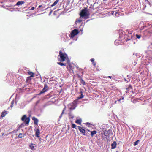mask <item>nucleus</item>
<instances>
[{"label": "nucleus", "instance_id": "f257e3e1", "mask_svg": "<svg viewBox=\"0 0 152 152\" xmlns=\"http://www.w3.org/2000/svg\"><path fill=\"white\" fill-rule=\"evenodd\" d=\"M80 15L81 17L84 18L85 19H86L89 18L90 13L87 8H85L81 11Z\"/></svg>", "mask_w": 152, "mask_h": 152}, {"label": "nucleus", "instance_id": "f03ea898", "mask_svg": "<svg viewBox=\"0 0 152 152\" xmlns=\"http://www.w3.org/2000/svg\"><path fill=\"white\" fill-rule=\"evenodd\" d=\"M59 55L58 56V61L63 62L65 61L66 58V57L67 56L66 54L65 53H63L60 51L59 52Z\"/></svg>", "mask_w": 152, "mask_h": 152}, {"label": "nucleus", "instance_id": "7ed1b4c3", "mask_svg": "<svg viewBox=\"0 0 152 152\" xmlns=\"http://www.w3.org/2000/svg\"><path fill=\"white\" fill-rule=\"evenodd\" d=\"M79 33L78 30L77 29L73 30L71 33V37L73 38L75 36L78 34Z\"/></svg>", "mask_w": 152, "mask_h": 152}, {"label": "nucleus", "instance_id": "20e7f679", "mask_svg": "<svg viewBox=\"0 0 152 152\" xmlns=\"http://www.w3.org/2000/svg\"><path fill=\"white\" fill-rule=\"evenodd\" d=\"M104 134L106 137H108L109 136L112 134V131L110 129L105 130L104 131Z\"/></svg>", "mask_w": 152, "mask_h": 152}, {"label": "nucleus", "instance_id": "39448f33", "mask_svg": "<svg viewBox=\"0 0 152 152\" xmlns=\"http://www.w3.org/2000/svg\"><path fill=\"white\" fill-rule=\"evenodd\" d=\"M77 127L78 128V129L79 130V131H80V132H81L82 133H83V135H86V134H85L86 132V130L82 128L81 127L79 126H78Z\"/></svg>", "mask_w": 152, "mask_h": 152}, {"label": "nucleus", "instance_id": "423d86ee", "mask_svg": "<svg viewBox=\"0 0 152 152\" xmlns=\"http://www.w3.org/2000/svg\"><path fill=\"white\" fill-rule=\"evenodd\" d=\"M117 143L115 141H114L111 144V148L112 149H115Z\"/></svg>", "mask_w": 152, "mask_h": 152}, {"label": "nucleus", "instance_id": "0eeeda50", "mask_svg": "<svg viewBox=\"0 0 152 152\" xmlns=\"http://www.w3.org/2000/svg\"><path fill=\"white\" fill-rule=\"evenodd\" d=\"M32 119L34 120V123L36 125H37L38 124V120L35 117H33L32 118Z\"/></svg>", "mask_w": 152, "mask_h": 152}, {"label": "nucleus", "instance_id": "6e6552de", "mask_svg": "<svg viewBox=\"0 0 152 152\" xmlns=\"http://www.w3.org/2000/svg\"><path fill=\"white\" fill-rule=\"evenodd\" d=\"M40 134V130L39 129H37L36 130L35 133V136L36 137H39V135Z\"/></svg>", "mask_w": 152, "mask_h": 152}, {"label": "nucleus", "instance_id": "1a4fd4ad", "mask_svg": "<svg viewBox=\"0 0 152 152\" xmlns=\"http://www.w3.org/2000/svg\"><path fill=\"white\" fill-rule=\"evenodd\" d=\"M30 118L29 117L27 118L26 119L24 120L25 122V124L26 125L28 124L30 121Z\"/></svg>", "mask_w": 152, "mask_h": 152}, {"label": "nucleus", "instance_id": "9d476101", "mask_svg": "<svg viewBox=\"0 0 152 152\" xmlns=\"http://www.w3.org/2000/svg\"><path fill=\"white\" fill-rule=\"evenodd\" d=\"M24 1H20L18 2L16 4V5L19 6L24 4Z\"/></svg>", "mask_w": 152, "mask_h": 152}, {"label": "nucleus", "instance_id": "9b49d317", "mask_svg": "<svg viewBox=\"0 0 152 152\" xmlns=\"http://www.w3.org/2000/svg\"><path fill=\"white\" fill-rule=\"evenodd\" d=\"M75 105L73 104V105L71 104H70L68 106L69 107V108L71 110L74 109L75 108V107L74 106Z\"/></svg>", "mask_w": 152, "mask_h": 152}, {"label": "nucleus", "instance_id": "f8f14e48", "mask_svg": "<svg viewBox=\"0 0 152 152\" xmlns=\"http://www.w3.org/2000/svg\"><path fill=\"white\" fill-rule=\"evenodd\" d=\"M36 145L35 144H32L30 145L31 148L32 150H34L36 148Z\"/></svg>", "mask_w": 152, "mask_h": 152}, {"label": "nucleus", "instance_id": "ddd939ff", "mask_svg": "<svg viewBox=\"0 0 152 152\" xmlns=\"http://www.w3.org/2000/svg\"><path fill=\"white\" fill-rule=\"evenodd\" d=\"M59 0H56L50 6L51 7H53L56 5L57 3L59 1Z\"/></svg>", "mask_w": 152, "mask_h": 152}, {"label": "nucleus", "instance_id": "4468645a", "mask_svg": "<svg viewBox=\"0 0 152 152\" xmlns=\"http://www.w3.org/2000/svg\"><path fill=\"white\" fill-rule=\"evenodd\" d=\"M82 120L81 119H77L75 122L78 124L80 125L82 122Z\"/></svg>", "mask_w": 152, "mask_h": 152}, {"label": "nucleus", "instance_id": "2eb2a0df", "mask_svg": "<svg viewBox=\"0 0 152 152\" xmlns=\"http://www.w3.org/2000/svg\"><path fill=\"white\" fill-rule=\"evenodd\" d=\"M28 73L29 75H31V77H34V73L29 71L28 72Z\"/></svg>", "mask_w": 152, "mask_h": 152}, {"label": "nucleus", "instance_id": "dca6fc26", "mask_svg": "<svg viewBox=\"0 0 152 152\" xmlns=\"http://www.w3.org/2000/svg\"><path fill=\"white\" fill-rule=\"evenodd\" d=\"M84 97V96L83 94H81L77 98V100H78L79 99H81L83 98Z\"/></svg>", "mask_w": 152, "mask_h": 152}, {"label": "nucleus", "instance_id": "f3484780", "mask_svg": "<svg viewBox=\"0 0 152 152\" xmlns=\"http://www.w3.org/2000/svg\"><path fill=\"white\" fill-rule=\"evenodd\" d=\"M97 132L96 131L94 130L91 132V135L92 137H93V136L96 134Z\"/></svg>", "mask_w": 152, "mask_h": 152}, {"label": "nucleus", "instance_id": "a211bd4d", "mask_svg": "<svg viewBox=\"0 0 152 152\" xmlns=\"http://www.w3.org/2000/svg\"><path fill=\"white\" fill-rule=\"evenodd\" d=\"M90 61L92 62L94 66H95L96 65V63L94 62V58L91 59Z\"/></svg>", "mask_w": 152, "mask_h": 152}, {"label": "nucleus", "instance_id": "6ab92c4d", "mask_svg": "<svg viewBox=\"0 0 152 152\" xmlns=\"http://www.w3.org/2000/svg\"><path fill=\"white\" fill-rule=\"evenodd\" d=\"M46 91V90H45L44 88H43L41 91H40V93L39 94V95H40L43 93L45 92Z\"/></svg>", "mask_w": 152, "mask_h": 152}, {"label": "nucleus", "instance_id": "aec40b11", "mask_svg": "<svg viewBox=\"0 0 152 152\" xmlns=\"http://www.w3.org/2000/svg\"><path fill=\"white\" fill-rule=\"evenodd\" d=\"M24 137V135L23 134L20 133L19 134L18 137L20 138H21Z\"/></svg>", "mask_w": 152, "mask_h": 152}, {"label": "nucleus", "instance_id": "412c9836", "mask_svg": "<svg viewBox=\"0 0 152 152\" xmlns=\"http://www.w3.org/2000/svg\"><path fill=\"white\" fill-rule=\"evenodd\" d=\"M31 77V76L27 77L26 79V82H28L29 81H31V77Z\"/></svg>", "mask_w": 152, "mask_h": 152}, {"label": "nucleus", "instance_id": "4be33fe9", "mask_svg": "<svg viewBox=\"0 0 152 152\" xmlns=\"http://www.w3.org/2000/svg\"><path fill=\"white\" fill-rule=\"evenodd\" d=\"M140 140H137L136 142H134V146L137 145L138 144V143L140 142Z\"/></svg>", "mask_w": 152, "mask_h": 152}, {"label": "nucleus", "instance_id": "5701e85b", "mask_svg": "<svg viewBox=\"0 0 152 152\" xmlns=\"http://www.w3.org/2000/svg\"><path fill=\"white\" fill-rule=\"evenodd\" d=\"M5 112H6V111H5V112H3L2 113L1 115V117H3L5 116V115H6V114L5 113Z\"/></svg>", "mask_w": 152, "mask_h": 152}, {"label": "nucleus", "instance_id": "b1692460", "mask_svg": "<svg viewBox=\"0 0 152 152\" xmlns=\"http://www.w3.org/2000/svg\"><path fill=\"white\" fill-rule=\"evenodd\" d=\"M26 118V115H24L22 117L21 120L22 121H24Z\"/></svg>", "mask_w": 152, "mask_h": 152}, {"label": "nucleus", "instance_id": "393cba45", "mask_svg": "<svg viewBox=\"0 0 152 152\" xmlns=\"http://www.w3.org/2000/svg\"><path fill=\"white\" fill-rule=\"evenodd\" d=\"M81 82L82 83L83 85H86V83L82 79L81 80Z\"/></svg>", "mask_w": 152, "mask_h": 152}, {"label": "nucleus", "instance_id": "a878e982", "mask_svg": "<svg viewBox=\"0 0 152 152\" xmlns=\"http://www.w3.org/2000/svg\"><path fill=\"white\" fill-rule=\"evenodd\" d=\"M57 63L59 65L61 66H66V64H64L63 63H62L61 62H58Z\"/></svg>", "mask_w": 152, "mask_h": 152}, {"label": "nucleus", "instance_id": "bb28decb", "mask_svg": "<svg viewBox=\"0 0 152 152\" xmlns=\"http://www.w3.org/2000/svg\"><path fill=\"white\" fill-rule=\"evenodd\" d=\"M65 109H66V108L65 107L63 109V110L61 113V115L59 117V118H61V117H62V115L64 114V110H65Z\"/></svg>", "mask_w": 152, "mask_h": 152}, {"label": "nucleus", "instance_id": "cd10ccee", "mask_svg": "<svg viewBox=\"0 0 152 152\" xmlns=\"http://www.w3.org/2000/svg\"><path fill=\"white\" fill-rule=\"evenodd\" d=\"M136 36L137 38L139 39L141 37V35L136 34Z\"/></svg>", "mask_w": 152, "mask_h": 152}, {"label": "nucleus", "instance_id": "c85d7f7f", "mask_svg": "<svg viewBox=\"0 0 152 152\" xmlns=\"http://www.w3.org/2000/svg\"><path fill=\"white\" fill-rule=\"evenodd\" d=\"M44 88L45 89V90H46L47 91L48 89V86L46 84H44Z\"/></svg>", "mask_w": 152, "mask_h": 152}, {"label": "nucleus", "instance_id": "c756f323", "mask_svg": "<svg viewBox=\"0 0 152 152\" xmlns=\"http://www.w3.org/2000/svg\"><path fill=\"white\" fill-rule=\"evenodd\" d=\"M130 89H132V86L131 85H129L128 87V88H126V89L128 90V91H129Z\"/></svg>", "mask_w": 152, "mask_h": 152}, {"label": "nucleus", "instance_id": "7c9ffc66", "mask_svg": "<svg viewBox=\"0 0 152 152\" xmlns=\"http://www.w3.org/2000/svg\"><path fill=\"white\" fill-rule=\"evenodd\" d=\"M81 17H80V18H79V19L78 20L77 19L76 22L78 21V22H79L80 23L82 21V20H81Z\"/></svg>", "mask_w": 152, "mask_h": 152}, {"label": "nucleus", "instance_id": "2f4dec72", "mask_svg": "<svg viewBox=\"0 0 152 152\" xmlns=\"http://www.w3.org/2000/svg\"><path fill=\"white\" fill-rule=\"evenodd\" d=\"M14 103V101L12 100L11 102V106H10L11 107H13V105Z\"/></svg>", "mask_w": 152, "mask_h": 152}, {"label": "nucleus", "instance_id": "473e14b6", "mask_svg": "<svg viewBox=\"0 0 152 152\" xmlns=\"http://www.w3.org/2000/svg\"><path fill=\"white\" fill-rule=\"evenodd\" d=\"M69 118H74V116L73 115H72V114H71V113H69Z\"/></svg>", "mask_w": 152, "mask_h": 152}, {"label": "nucleus", "instance_id": "72a5a7b5", "mask_svg": "<svg viewBox=\"0 0 152 152\" xmlns=\"http://www.w3.org/2000/svg\"><path fill=\"white\" fill-rule=\"evenodd\" d=\"M76 127V125L75 124H72V127L73 128H75Z\"/></svg>", "mask_w": 152, "mask_h": 152}, {"label": "nucleus", "instance_id": "f704fd0d", "mask_svg": "<svg viewBox=\"0 0 152 152\" xmlns=\"http://www.w3.org/2000/svg\"><path fill=\"white\" fill-rule=\"evenodd\" d=\"M40 102V100L37 101L36 103V105H37Z\"/></svg>", "mask_w": 152, "mask_h": 152}, {"label": "nucleus", "instance_id": "c9c22d12", "mask_svg": "<svg viewBox=\"0 0 152 152\" xmlns=\"http://www.w3.org/2000/svg\"><path fill=\"white\" fill-rule=\"evenodd\" d=\"M52 11H53V10H51L50 11V12L49 14V15H50L51 14V13H52Z\"/></svg>", "mask_w": 152, "mask_h": 152}, {"label": "nucleus", "instance_id": "e433bc0d", "mask_svg": "<svg viewBox=\"0 0 152 152\" xmlns=\"http://www.w3.org/2000/svg\"><path fill=\"white\" fill-rule=\"evenodd\" d=\"M35 9V7H32L31 9V10H34Z\"/></svg>", "mask_w": 152, "mask_h": 152}, {"label": "nucleus", "instance_id": "4c0bfd02", "mask_svg": "<svg viewBox=\"0 0 152 152\" xmlns=\"http://www.w3.org/2000/svg\"><path fill=\"white\" fill-rule=\"evenodd\" d=\"M86 124L87 125H90V124L89 122H87L86 123Z\"/></svg>", "mask_w": 152, "mask_h": 152}, {"label": "nucleus", "instance_id": "58836bf2", "mask_svg": "<svg viewBox=\"0 0 152 152\" xmlns=\"http://www.w3.org/2000/svg\"><path fill=\"white\" fill-rule=\"evenodd\" d=\"M42 7V5H39V7H38V8H40L41 7Z\"/></svg>", "mask_w": 152, "mask_h": 152}, {"label": "nucleus", "instance_id": "ea45409f", "mask_svg": "<svg viewBox=\"0 0 152 152\" xmlns=\"http://www.w3.org/2000/svg\"><path fill=\"white\" fill-rule=\"evenodd\" d=\"M80 94H83V92L82 91H81L80 92Z\"/></svg>", "mask_w": 152, "mask_h": 152}, {"label": "nucleus", "instance_id": "a19ab883", "mask_svg": "<svg viewBox=\"0 0 152 152\" xmlns=\"http://www.w3.org/2000/svg\"><path fill=\"white\" fill-rule=\"evenodd\" d=\"M112 77L111 76H109L108 77L110 78H111Z\"/></svg>", "mask_w": 152, "mask_h": 152}, {"label": "nucleus", "instance_id": "79ce46f5", "mask_svg": "<svg viewBox=\"0 0 152 152\" xmlns=\"http://www.w3.org/2000/svg\"><path fill=\"white\" fill-rule=\"evenodd\" d=\"M124 80L125 81H127V82H128V81L126 80V79L125 78H124Z\"/></svg>", "mask_w": 152, "mask_h": 152}, {"label": "nucleus", "instance_id": "37998d69", "mask_svg": "<svg viewBox=\"0 0 152 152\" xmlns=\"http://www.w3.org/2000/svg\"><path fill=\"white\" fill-rule=\"evenodd\" d=\"M89 20H87L86 21V22H88V21H89Z\"/></svg>", "mask_w": 152, "mask_h": 152}, {"label": "nucleus", "instance_id": "c03bdc74", "mask_svg": "<svg viewBox=\"0 0 152 152\" xmlns=\"http://www.w3.org/2000/svg\"><path fill=\"white\" fill-rule=\"evenodd\" d=\"M48 8V7H47L46 10H47Z\"/></svg>", "mask_w": 152, "mask_h": 152}, {"label": "nucleus", "instance_id": "a18cd8bd", "mask_svg": "<svg viewBox=\"0 0 152 152\" xmlns=\"http://www.w3.org/2000/svg\"><path fill=\"white\" fill-rule=\"evenodd\" d=\"M42 9L44 8V7H42Z\"/></svg>", "mask_w": 152, "mask_h": 152}, {"label": "nucleus", "instance_id": "49530a36", "mask_svg": "<svg viewBox=\"0 0 152 152\" xmlns=\"http://www.w3.org/2000/svg\"><path fill=\"white\" fill-rule=\"evenodd\" d=\"M82 0H79L80 1H81Z\"/></svg>", "mask_w": 152, "mask_h": 152}, {"label": "nucleus", "instance_id": "de8ad7c7", "mask_svg": "<svg viewBox=\"0 0 152 152\" xmlns=\"http://www.w3.org/2000/svg\"><path fill=\"white\" fill-rule=\"evenodd\" d=\"M74 0H73V1H74Z\"/></svg>", "mask_w": 152, "mask_h": 152}]
</instances>
